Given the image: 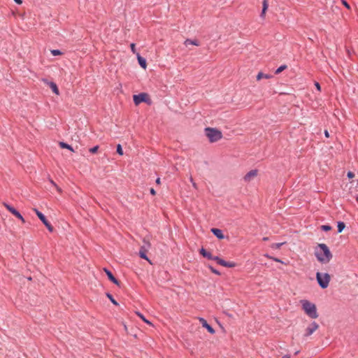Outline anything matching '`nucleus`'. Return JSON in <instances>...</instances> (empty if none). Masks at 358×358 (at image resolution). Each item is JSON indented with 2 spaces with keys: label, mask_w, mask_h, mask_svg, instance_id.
<instances>
[{
  "label": "nucleus",
  "mask_w": 358,
  "mask_h": 358,
  "mask_svg": "<svg viewBox=\"0 0 358 358\" xmlns=\"http://www.w3.org/2000/svg\"><path fill=\"white\" fill-rule=\"evenodd\" d=\"M315 255L317 259L322 264L329 263L332 258V254L324 243L318 244L315 250Z\"/></svg>",
  "instance_id": "f257e3e1"
},
{
  "label": "nucleus",
  "mask_w": 358,
  "mask_h": 358,
  "mask_svg": "<svg viewBox=\"0 0 358 358\" xmlns=\"http://www.w3.org/2000/svg\"><path fill=\"white\" fill-rule=\"evenodd\" d=\"M301 303L303 310L309 317L311 319H316L318 317L315 304L306 299L301 300Z\"/></svg>",
  "instance_id": "f03ea898"
},
{
  "label": "nucleus",
  "mask_w": 358,
  "mask_h": 358,
  "mask_svg": "<svg viewBox=\"0 0 358 358\" xmlns=\"http://www.w3.org/2000/svg\"><path fill=\"white\" fill-rule=\"evenodd\" d=\"M205 134L210 143H215L222 138V132L215 128L207 127L205 129Z\"/></svg>",
  "instance_id": "7ed1b4c3"
},
{
  "label": "nucleus",
  "mask_w": 358,
  "mask_h": 358,
  "mask_svg": "<svg viewBox=\"0 0 358 358\" xmlns=\"http://www.w3.org/2000/svg\"><path fill=\"white\" fill-rule=\"evenodd\" d=\"M316 279L320 287L325 289L329 286L331 277L329 274L327 273H322L320 272H317Z\"/></svg>",
  "instance_id": "20e7f679"
},
{
  "label": "nucleus",
  "mask_w": 358,
  "mask_h": 358,
  "mask_svg": "<svg viewBox=\"0 0 358 358\" xmlns=\"http://www.w3.org/2000/svg\"><path fill=\"white\" fill-rule=\"evenodd\" d=\"M33 210L35 212V213L36 214L37 217L40 219V220L46 227L48 230L50 232H52L53 227L51 225V224L47 220L45 216L41 211H39L37 208H33Z\"/></svg>",
  "instance_id": "39448f33"
},
{
  "label": "nucleus",
  "mask_w": 358,
  "mask_h": 358,
  "mask_svg": "<svg viewBox=\"0 0 358 358\" xmlns=\"http://www.w3.org/2000/svg\"><path fill=\"white\" fill-rule=\"evenodd\" d=\"M3 206L10 213L21 220L22 223L25 222V220L24 219L23 216L15 208L6 203H3Z\"/></svg>",
  "instance_id": "423d86ee"
},
{
  "label": "nucleus",
  "mask_w": 358,
  "mask_h": 358,
  "mask_svg": "<svg viewBox=\"0 0 358 358\" xmlns=\"http://www.w3.org/2000/svg\"><path fill=\"white\" fill-rule=\"evenodd\" d=\"M134 102L136 105H139L142 102H148V95L146 93H140L138 94L134 95Z\"/></svg>",
  "instance_id": "0eeeda50"
},
{
  "label": "nucleus",
  "mask_w": 358,
  "mask_h": 358,
  "mask_svg": "<svg viewBox=\"0 0 358 358\" xmlns=\"http://www.w3.org/2000/svg\"><path fill=\"white\" fill-rule=\"evenodd\" d=\"M212 260H214L218 264H220V265H221L222 266H224V267H227V268H232V267H234L235 265H236L235 263L230 262H226L224 259H220L217 256H213V259Z\"/></svg>",
  "instance_id": "6e6552de"
},
{
  "label": "nucleus",
  "mask_w": 358,
  "mask_h": 358,
  "mask_svg": "<svg viewBox=\"0 0 358 358\" xmlns=\"http://www.w3.org/2000/svg\"><path fill=\"white\" fill-rule=\"evenodd\" d=\"M319 328V325L315 322H313L305 331L304 336L308 337L312 335L317 329Z\"/></svg>",
  "instance_id": "1a4fd4ad"
},
{
  "label": "nucleus",
  "mask_w": 358,
  "mask_h": 358,
  "mask_svg": "<svg viewBox=\"0 0 358 358\" xmlns=\"http://www.w3.org/2000/svg\"><path fill=\"white\" fill-rule=\"evenodd\" d=\"M258 175L257 169H252L247 173L244 177L243 180L246 182H250L252 180H253Z\"/></svg>",
  "instance_id": "9d476101"
},
{
  "label": "nucleus",
  "mask_w": 358,
  "mask_h": 358,
  "mask_svg": "<svg viewBox=\"0 0 358 358\" xmlns=\"http://www.w3.org/2000/svg\"><path fill=\"white\" fill-rule=\"evenodd\" d=\"M199 322L201 323L203 327L206 328L210 334H215V329L210 324H208L207 321L204 318L199 317Z\"/></svg>",
  "instance_id": "9b49d317"
},
{
  "label": "nucleus",
  "mask_w": 358,
  "mask_h": 358,
  "mask_svg": "<svg viewBox=\"0 0 358 358\" xmlns=\"http://www.w3.org/2000/svg\"><path fill=\"white\" fill-rule=\"evenodd\" d=\"M105 273H106L108 279L112 281L113 283H115V285H119V281L114 277V275H113V273H111V271H110L107 268H104L103 269Z\"/></svg>",
  "instance_id": "f8f14e48"
},
{
  "label": "nucleus",
  "mask_w": 358,
  "mask_h": 358,
  "mask_svg": "<svg viewBox=\"0 0 358 358\" xmlns=\"http://www.w3.org/2000/svg\"><path fill=\"white\" fill-rule=\"evenodd\" d=\"M211 231L219 239H223L224 238L222 231L220 229L213 228Z\"/></svg>",
  "instance_id": "ddd939ff"
},
{
  "label": "nucleus",
  "mask_w": 358,
  "mask_h": 358,
  "mask_svg": "<svg viewBox=\"0 0 358 358\" xmlns=\"http://www.w3.org/2000/svg\"><path fill=\"white\" fill-rule=\"evenodd\" d=\"M137 59L139 65L144 69L147 67L146 59L141 56L139 53H137Z\"/></svg>",
  "instance_id": "4468645a"
},
{
  "label": "nucleus",
  "mask_w": 358,
  "mask_h": 358,
  "mask_svg": "<svg viewBox=\"0 0 358 358\" xmlns=\"http://www.w3.org/2000/svg\"><path fill=\"white\" fill-rule=\"evenodd\" d=\"M268 7V0H263V1H262V13L260 14V17L262 18H264L265 17L266 11L267 10Z\"/></svg>",
  "instance_id": "2eb2a0df"
},
{
  "label": "nucleus",
  "mask_w": 358,
  "mask_h": 358,
  "mask_svg": "<svg viewBox=\"0 0 358 358\" xmlns=\"http://www.w3.org/2000/svg\"><path fill=\"white\" fill-rule=\"evenodd\" d=\"M50 87L51 88L52 91L57 95L59 94V91L57 87V85L54 82H47Z\"/></svg>",
  "instance_id": "dca6fc26"
},
{
  "label": "nucleus",
  "mask_w": 358,
  "mask_h": 358,
  "mask_svg": "<svg viewBox=\"0 0 358 358\" xmlns=\"http://www.w3.org/2000/svg\"><path fill=\"white\" fill-rule=\"evenodd\" d=\"M184 44L185 45H196V46H199L200 45L198 40H196V39L192 40L189 38L186 39L184 42Z\"/></svg>",
  "instance_id": "f3484780"
},
{
  "label": "nucleus",
  "mask_w": 358,
  "mask_h": 358,
  "mask_svg": "<svg viewBox=\"0 0 358 358\" xmlns=\"http://www.w3.org/2000/svg\"><path fill=\"white\" fill-rule=\"evenodd\" d=\"M272 77L270 74H265L262 72H259L257 76V80H260L262 78L269 79Z\"/></svg>",
  "instance_id": "a211bd4d"
},
{
  "label": "nucleus",
  "mask_w": 358,
  "mask_h": 358,
  "mask_svg": "<svg viewBox=\"0 0 358 358\" xmlns=\"http://www.w3.org/2000/svg\"><path fill=\"white\" fill-rule=\"evenodd\" d=\"M143 246H145V248L146 249L149 250L150 248L151 244H150V240H149V238L148 237L143 238Z\"/></svg>",
  "instance_id": "6ab92c4d"
},
{
  "label": "nucleus",
  "mask_w": 358,
  "mask_h": 358,
  "mask_svg": "<svg viewBox=\"0 0 358 358\" xmlns=\"http://www.w3.org/2000/svg\"><path fill=\"white\" fill-rule=\"evenodd\" d=\"M136 315L146 324L152 326V324L150 321L148 320L144 315L140 312H136Z\"/></svg>",
  "instance_id": "aec40b11"
},
{
  "label": "nucleus",
  "mask_w": 358,
  "mask_h": 358,
  "mask_svg": "<svg viewBox=\"0 0 358 358\" xmlns=\"http://www.w3.org/2000/svg\"><path fill=\"white\" fill-rule=\"evenodd\" d=\"M59 145H60V147L62 148H66V149H68V150H71L72 152L74 151L73 148L70 145H69V144H67V143H66L64 142H60L59 143Z\"/></svg>",
  "instance_id": "412c9836"
},
{
  "label": "nucleus",
  "mask_w": 358,
  "mask_h": 358,
  "mask_svg": "<svg viewBox=\"0 0 358 358\" xmlns=\"http://www.w3.org/2000/svg\"><path fill=\"white\" fill-rule=\"evenodd\" d=\"M49 182H50V184L54 186L56 189V190L59 192V193H62V189L54 182V180L51 178H49Z\"/></svg>",
  "instance_id": "4be33fe9"
},
{
  "label": "nucleus",
  "mask_w": 358,
  "mask_h": 358,
  "mask_svg": "<svg viewBox=\"0 0 358 358\" xmlns=\"http://www.w3.org/2000/svg\"><path fill=\"white\" fill-rule=\"evenodd\" d=\"M345 227V224L344 222H338V224H337V227H338V233H341L342 232V231L344 229Z\"/></svg>",
  "instance_id": "5701e85b"
},
{
  "label": "nucleus",
  "mask_w": 358,
  "mask_h": 358,
  "mask_svg": "<svg viewBox=\"0 0 358 358\" xmlns=\"http://www.w3.org/2000/svg\"><path fill=\"white\" fill-rule=\"evenodd\" d=\"M106 296L110 299V301L115 306L118 305V303L116 301V300L113 298L111 294L106 293Z\"/></svg>",
  "instance_id": "b1692460"
},
{
  "label": "nucleus",
  "mask_w": 358,
  "mask_h": 358,
  "mask_svg": "<svg viewBox=\"0 0 358 358\" xmlns=\"http://www.w3.org/2000/svg\"><path fill=\"white\" fill-rule=\"evenodd\" d=\"M286 69H287V66L286 65H282V66H280V67H278L276 69L275 73V74H278V73H280V72H282V71H284Z\"/></svg>",
  "instance_id": "393cba45"
},
{
  "label": "nucleus",
  "mask_w": 358,
  "mask_h": 358,
  "mask_svg": "<svg viewBox=\"0 0 358 358\" xmlns=\"http://www.w3.org/2000/svg\"><path fill=\"white\" fill-rule=\"evenodd\" d=\"M147 252H141L139 251V256L141 258L149 261V259L146 255Z\"/></svg>",
  "instance_id": "a878e982"
},
{
  "label": "nucleus",
  "mask_w": 358,
  "mask_h": 358,
  "mask_svg": "<svg viewBox=\"0 0 358 358\" xmlns=\"http://www.w3.org/2000/svg\"><path fill=\"white\" fill-rule=\"evenodd\" d=\"M284 244V243H273L272 245H271V248L273 249H279L282 245Z\"/></svg>",
  "instance_id": "bb28decb"
},
{
  "label": "nucleus",
  "mask_w": 358,
  "mask_h": 358,
  "mask_svg": "<svg viewBox=\"0 0 358 358\" xmlns=\"http://www.w3.org/2000/svg\"><path fill=\"white\" fill-rule=\"evenodd\" d=\"M51 54L53 56H57V55H61L62 54V52L59 50H52Z\"/></svg>",
  "instance_id": "cd10ccee"
},
{
  "label": "nucleus",
  "mask_w": 358,
  "mask_h": 358,
  "mask_svg": "<svg viewBox=\"0 0 358 358\" xmlns=\"http://www.w3.org/2000/svg\"><path fill=\"white\" fill-rule=\"evenodd\" d=\"M208 268L211 271L212 273L217 275H220V271H218L217 269H215V268H213L212 266H208Z\"/></svg>",
  "instance_id": "c85d7f7f"
},
{
  "label": "nucleus",
  "mask_w": 358,
  "mask_h": 358,
  "mask_svg": "<svg viewBox=\"0 0 358 358\" xmlns=\"http://www.w3.org/2000/svg\"><path fill=\"white\" fill-rule=\"evenodd\" d=\"M117 152L120 155H123V150H122V146L120 144H118L117 145Z\"/></svg>",
  "instance_id": "c756f323"
},
{
  "label": "nucleus",
  "mask_w": 358,
  "mask_h": 358,
  "mask_svg": "<svg viewBox=\"0 0 358 358\" xmlns=\"http://www.w3.org/2000/svg\"><path fill=\"white\" fill-rule=\"evenodd\" d=\"M131 50L134 54H136L137 55V53H138L136 50V45L134 43H131L130 45Z\"/></svg>",
  "instance_id": "7c9ffc66"
},
{
  "label": "nucleus",
  "mask_w": 358,
  "mask_h": 358,
  "mask_svg": "<svg viewBox=\"0 0 358 358\" xmlns=\"http://www.w3.org/2000/svg\"><path fill=\"white\" fill-rule=\"evenodd\" d=\"M98 150H99V145H96V146H94V147H93V148H91L89 150V151H90L91 153L94 154V153H96V152L98 151Z\"/></svg>",
  "instance_id": "2f4dec72"
},
{
  "label": "nucleus",
  "mask_w": 358,
  "mask_h": 358,
  "mask_svg": "<svg viewBox=\"0 0 358 358\" xmlns=\"http://www.w3.org/2000/svg\"><path fill=\"white\" fill-rule=\"evenodd\" d=\"M321 229L324 231H328L331 229V227L329 225H322Z\"/></svg>",
  "instance_id": "473e14b6"
},
{
  "label": "nucleus",
  "mask_w": 358,
  "mask_h": 358,
  "mask_svg": "<svg viewBox=\"0 0 358 358\" xmlns=\"http://www.w3.org/2000/svg\"><path fill=\"white\" fill-rule=\"evenodd\" d=\"M341 3L348 9L350 8V6L349 5V3L345 0H341Z\"/></svg>",
  "instance_id": "72a5a7b5"
},
{
  "label": "nucleus",
  "mask_w": 358,
  "mask_h": 358,
  "mask_svg": "<svg viewBox=\"0 0 358 358\" xmlns=\"http://www.w3.org/2000/svg\"><path fill=\"white\" fill-rule=\"evenodd\" d=\"M213 255L210 252H208L206 253V255L204 256V257H206L207 259L212 260L213 259Z\"/></svg>",
  "instance_id": "f704fd0d"
},
{
  "label": "nucleus",
  "mask_w": 358,
  "mask_h": 358,
  "mask_svg": "<svg viewBox=\"0 0 358 358\" xmlns=\"http://www.w3.org/2000/svg\"><path fill=\"white\" fill-rule=\"evenodd\" d=\"M208 252V251H206L204 248H201L200 250V254L202 255V256H205L206 255V253Z\"/></svg>",
  "instance_id": "c9c22d12"
},
{
  "label": "nucleus",
  "mask_w": 358,
  "mask_h": 358,
  "mask_svg": "<svg viewBox=\"0 0 358 358\" xmlns=\"http://www.w3.org/2000/svg\"><path fill=\"white\" fill-rule=\"evenodd\" d=\"M315 87L317 88V90L320 92L321 91V87H320V85L318 82H315Z\"/></svg>",
  "instance_id": "e433bc0d"
},
{
  "label": "nucleus",
  "mask_w": 358,
  "mask_h": 358,
  "mask_svg": "<svg viewBox=\"0 0 358 358\" xmlns=\"http://www.w3.org/2000/svg\"><path fill=\"white\" fill-rule=\"evenodd\" d=\"M272 260L276 262H280V263H282V264H285L283 261H282L281 259L277 258V257H273L272 258Z\"/></svg>",
  "instance_id": "4c0bfd02"
},
{
  "label": "nucleus",
  "mask_w": 358,
  "mask_h": 358,
  "mask_svg": "<svg viewBox=\"0 0 358 358\" xmlns=\"http://www.w3.org/2000/svg\"><path fill=\"white\" fill-rule=\"evenodd\" d=\"M347 176H348V177L349 178H354L355 174H354L352 172L349 171V172L348 173V175H347Z\"/></svg>",
  "instance_id": "58836bf2"
},
{
  "label": "nucleus",
  "mask_w": 358,
  "mask_h": 358,
  "mask_svg": "<svg viewBox=\"0 0 358 358\" xmlns=\"http://www.w3.org/2000/svg\"><path fill=\"white\" fill-rule=\"evenodd\" d=\"M139 251H141V252H148V249H146V248H145V246H143V245H142V246L141 247V248H140Z\"/></svg>",
  "instance_id": "ea45409f"
},
{
  "label": "nucleus",
  "mask_w": 358,
  "mask_h": 358,
  "mask_svg": "<svg viewBox=\"0 0 358 358\" xmlns=\"http://www.w3.org/2000/svg\"><path fill=\"white\" fill-rule=\"evenodd\" d=\"M150 192V194L152 195H155L156 194V192H155V190L153 188H151Z\"/></svg>",
  "instance_id": "a19ab883"
},
{
  "label": "nucleus",
  "mask_w": 358,
  "mask_h": 358,
  "mask_svg": "<svg viewBox=\"0 0 358 358\" xmlns=\"http://www.w3.org/2000/svg\"><path fill=\"white\" fill-rule=\"evenodd\" d=\"M324 136H325L326 137H329V132H328V131H327V130H325V131H324Z\"/></svg>",
  "instance_id": "79ce46f5"
},
{
  "label": "nucleus",
  "mask_w": 358,
  "mask_h": 358,
  "mask_svg": "<svg viewBox=\"0 0 358 358\" xmlns=\"http://www.w3.org/2000/svg\"><path fill=\"white\" fill-rule=\"evenodd\" d=\"M15 2H16L17 4H21L22 3V0H14Z\"/></svg>",
  "instance_id": "37998d69"
},
{
  "label": "nucleus",
  "mask_w": 358,
  "mask_h": 358,
  "mask_svg": "<svg viewBox=\"0 0 358 358\" xmlns=\"http://www.w3.org/2000/svg\"><path fill=\"white\" fill-rule=\"evenodd\" d=\"M264 256H265L266 257L268 258V259H272V258H273V257H271V256H270V255H268V254L264 255Z\"/></svg>",
  "instance_id": "c03bdc74"
},
{
  "label": "nucleus",
  "mask_w": 358,
  "mask_h": 358,
  "mask_svg": "<svg viewBox=\"0 0 358 358\" xmlns=\"http://www.w3.org/2000/svg\"><path fill=\"white\" fill-rule=\"evenodd\" d=\"M156 183L158 184V185L160 184V178H157L156 179Z\"/></svg>",
  "instance_id": "a18cd8bd"
},
{
  "label": "nucleus",
  "mask_w": 358,
  "mask_h": 358,
  "mask_svg": "<svg viewBox=\"0 0 358 358\" xmlns=\"http://www.w3.org/2000/svg\"><path fill=\"white\" fill-rule=\"evenodd\" d=\"M282 358H291L289 355H285Z\"/></svg>",
  "instance_id": "49530a36"
},
{
  "label": "nucleus",
  "mask_w": 358,
  "mask_h": 358,
  "mask_svg": "<svg viewBox=\"0 0 358 358\" xmlns=\"http://www.w3.org/2000/svg\"><path fill=\"white\" fill-rule=\"evenodd\" d=\"M268 238L267 237H264V238H263V241H268Z\"/></svg>",
  "instance_id": "de8ad7c7"
},
{
  "label": "nucleus",
  "mask_w": 358,
  "mask_h": 358,
  "mask_svg": "<svg viewBox=\"0 0 358 358\" xmlns=\"http://www.w3.org/2000/svg\"><path fill=\"white\" fill-rule=\"evenodd\" d=\"M193 186L196 187V184L194 182H193Z\"/></svg>",
  "instance_id": "09e8293b"
},
{
  "label": "nucleus",
  "mask_w": 358,
  "mask_h": 358,
  "mask_svg": "<svg viewBox=\"0 0 358 358\" xmlns=\"http://www.w3.org/2000/svg\"><path fill=\"white\" fill-rule=\"evenodd\" d=\"M356 200L358 202V196H356Z\"/></svg>",
  "instance_id": "8fccbe9b"
},
{
  "label": "nucleus",
  "mask_w": 358,
  "mask_h": 358,
  "mask_svg": "<svg viewBox=\"0 0 358 358\" xmlns=\"http://www.w3.org/2000/svg\"><path fill=\"white\" fill-rule=\"evenodd\" d=\"M299 351H296V352H295V355L299 354Z\"/></svg>",
  "instance_id": "3c124183"
}]
</instances>
